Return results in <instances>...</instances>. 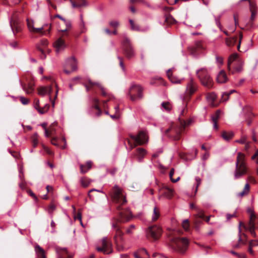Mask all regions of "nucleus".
Instances as JSON below:
<instances>
[{
  "instance_id": "7",
  "label": "nucleus",
  "mask_w": 258,
  "mask_h": 258,
  "mask_svg": "<svg viewBox=\"0 0 258 258\" xmlns=\"http://www.w3.org/2000/svg\"><path fill=\"white\" fill-rule=\"evenodd\" d=\"M121 37V43L126 56L128 58H131L134 57L135 55V52L130 39L127 37L125 34H123Z\"/></svg>"
},
{
  "instance_id": "39",
  "label": "nucleus",
  "mask_w": 258,
  "mask_h": 258,
  "mask_svg": "<svg viewBox=\"0 0 258 258\" xmlns=\"http://www.w3.org/2000/svg\"><path fill=\"white\" fill-rule=\"evenodd\" d=\"M161 106L166 111H170L172 108V105L168 102H163L161 104Z\"/></svg>"
},
{
  "instance_id": "23",
  "label": "nucleus",
  "mask_w": 258,
  "mask_h": 258,
  "mask_svg": "<svg viewBox=\"0 0 258 258\" xmlns=\"http://www.w3.org/2000/svg\"><path fill=\"white\" fill-rule=\"evenodd\" d=\"M48 26V24H45L40 28H34V29L32 33H41L42 35H44V34H45V31H43V30L45 29V26ZM49 27L48 29V33L50 32V29H51V25L49 24Z\"/></svg>"
},
{
  "instance_id": "9",
  "label": "nucleus",
  "mask_w": 258,
  "mask_h": 258,
  "mask_svg": "<svg viewBox=\"0 0 258 258\" xmlns=\"http://www.w3.org/2000/svg\"><path fill=\"white\" fill-rule=\"evenodd\" d=\"M146 232L148 239L151 240H155L160 237L162 229L161 227H148Z\"/></svg>"
},
{
  "instance_id": "40",
  "label": "nucleus",
  "mask_w": 258,
  "mask_h": 258,
  "mask_svg": "<svg viewBox=\"0 0 258 258\" xmlns=\"http://www.w3.org/2000/svg\"><path fill=\"white\" fill-rule=\"evenodd\" d=\"M129 22H130V25L131 27V29L132 30L137 31H139L141 30L139 26L137 24H136L133 20L130 19L129 20Z\"/></svg>"
},
{
  "instance_id": "8",
  "label": "nucleus",
  "mask_w": 258,
  "mask_h": 258,
  "mask_svg": "<svg viewBox=\"0 0 258 258\" xmlns=\"http://www.w3.org/2000/svg\"><path fill=\"white\" fill-rule=\"evenodd\" d=\"M143 89L141 86L132 84L128 93L131 100L135 101L142 99L143 97Z\"/></svg>"
},
{
  "instance_id": "53",
  "label": "nucleus",
  "mask_w": 258,
  "mask_h": 258,
  "mask_svg": "<svg viewBox=\"0 0 258 258\" xmlns=\"http://www.w3.org/2000/svg\"><path fill=\"white\" fill-rule=\"evenodd\" d=\"M55 206L53 204H51L48 207V209H47V211H48V212L51 214L53 211L55 210Z\"/></svg>"
},
{
  "instance_id": "38",
  "label": "nucleus",
  "mask_w": 258,
  "mask_h": 258,
  "mask_svg": "<svg viewBox=\"0 0 258 258\" xmlns=\"http://www.w3.org/2000/svg\"><path fill=\"white\" fill-rule=\"evenodd\" d=\"M160 216L159 211L158 210L156 207L154 208L153 213L152 217V219L153 221H156Z\"/></svg>"
},
{
  "instance_id": "28",
  "label": "nucleus",
  "mask_w": 258,
  "mask_h": 258,
  "mask_svg": "<svg viewBox=\"0 0 258 258\" xmlns=\"http://www.w3.org/2000/svg\"><path fill=\"white\" fill-rule=\"evenodd\" d=\"M10 23L11 27L14 33H18L20 31L21 29V26L19 25L17 22L11 20Z\"/></svg>"
},
{
  "instance_id": "18",
  "label": "nucleus",
  "mask_w": 258,
  "mask_h": 258,
  "mask_svg": "<svg viewBox=\"0 0 258 258\" xmlns=\"http://www.w3.org/2000/svg\"><path fill=\"white\" fill-rule=\"evenodd\" d=\"M93 163L91 161H88L86 162V164H80V172L82 174L87 173L90 170L92 167Z\"/></svg>"
},
{
  "instance_id": "27",
  "label": "nucleus",
  "mask_w": 258,
  "mask_h": 258,
  "mask_svg": "<svg viewBox=\"0 0 258 258\" xmlns=\"http://www.w3.org/2000/svg\"><path fill=\"white\" fill-rule=\"evenodd\" d=\"M250 190V186L248 182H247L242 190V191L239 192L237 194V196L238 197H243V196L248 194Z\"/></svg>"
},
{
  "instance_id": "62",
  "label": "nucleus",
  "mask_w": 258,
  "mask_h": 258,
  "mask_svg": "<svg viewBox=\"0 0 258 258\" xmlns=\"http://www.w3.org/2000/svg\"><path fill=\"white\" fill-rule=\"evenodd\" d=\"M252 243L253 242L252 241H250L249 243V248H248V252L252 255L253 254V251L252 250V247H253V245H252Z\"/></svg>"
},
{
  "instance_id": "30",
  "label": "nucleus",
  "mask_w": 258,
  "mask_h": 258,
  "mask_svg": "<svg viewBox=\"0 0 258 258\" xmlns=\"http://www.w3.org/2000/svg\"><path fill=\"white\" fill-rule=\"evenodd\" d=\"M88 82H89V84L91 86H94V85L97 86L99 87V88L101 90V94H102V96H106L107 95V93L106 92L105 88H104L100 84H99L98 83L93 82L90 80H88Z\"/></svg>"
},
{
  "instance_id": "5",
  "label": "nucleus",
  "mask_w": 258,
  "mask_h": 258,
  "mask_svg": "<svg viewBox=\"0 0 258 258\" xmlns=\"http://www.w3.org/2000/svg\"><path fill=\"white\" fill-rule=\"evenodd\" d=\"M196 75L201 84L208 88L213 87V81L206 68H201L196 71Z\"/></svg>"
},
{
  "instance_id": "61",
  "label": "nucleus",
  "mask_w": 258,
  "mask_h": 258,
  "mask_svg": "<svg viewBox=\"0 0 258 258\" xmlns=\"http://www.w3.org/2000/svg\"><path fill=\"white\" fill-rule=\"evenodd\" d=\"M195 180L196 181V192L197 191L198 186L201 184V179L199 177H196Z\"/></svg>"
},
{
  "instance_id": "19",
  "label": "nucleus",
  "mask_w": 258,
  "mask_h": 258,
  "mask_svg": "<svg viewBox=\"0 0 258 258\" xmlns=\"http://www.w3.org/2000/svg\"><path fill=\"white\" fill-rule=\"evenodd\" d=\"M171 71V69H169L167 72V75L171 83L173 84H180L183 80V79H179L178 77L173 75Z\"/></svg>"
},
{
  "instance_id": "33",
  "label": "nucleus",
  "mask_w": 258,
  "mask_h": 258,
  "mask_svg": "<svg viewBox=\"0 0 258 258\" xmlns=\"http://www.w3.org/2000/svg\"><path fill=\"white\" fill-rule=\"evenodd\" d=\"M238 58V54L234 53L232 54L228 58V69L230 71V65L234 61L236 60Z\"/></svg>"
},
{
  "instance_id": "46",
  "label": "nucleus",
  "mask_w": 258,
  "mask_h": 258,
  "mask_svg": "<svg viewBox=\"0 0 258 258\" xmlns=\"http://www.w3.org/2000/svg\"><path fill=\"white\" fill-rule=\"evenodd\" d=\"M174 173V169L173 168H172L170 171V172H169V177H170V180H171V181L172 182H177L180 179V177L178 176L176 179H173L172 178V176L173 175Z\"/></svg>"
},
{
  "instance_id": "24",
  "label": "nucleus",
  "mask_w": 258,
  "mask_h": 258,
  "mask_svg": "<svg viewBox=\"0 0 258 258\" xmlns=\"http://www.w3.org/2000/svg\"><path fill=\"white\" fill-rule=\"evenodd\" d=\"M162 196L167 199H171L173 196V190L171 188L166 187L163 189Z\"/></svg>"
},
{
  "instance_id": "31",
  "label": "nucleus",
  "mask_w": 258,
  "mask_h": 258,
  "mask_svg": "<svg viewBox=\"0 0 258 258\" xmlns=\"http://www.w3.org/2000/svg\"><path fill=\"white\" fill-rule=\"evenodd\" d=\"M81 185L84 187H87L92 182V180L87 177H81L80 179Z\"/></svg>"
},
{
  "instance_id": "16",
  "label": "nucleus",
  "mask_w": 258,
  "mask_h": 258,
  "mask_svg": "<svg viewBox=\"0 0 258 258\" xmlns=\"http://www.w3.org/2000/svg\"><path fill=\"white\" fill-rule=\"evenodd\" d=\"M52 91L51 86L41 87L38 89V94L40 96H44L46 95H50ZM49 99H51V96H49Z\"/></svg>"
},
{
  "instance_id": "4",
  "label": "nucleus",
  "mask_w": 258,
  "mask_h": 258,
  "mask_svg": "<svg viewBox=\"0 0 258 258\" xmlns=\"http://www.w3.org/2000/svg\"><path fill=\"white\" fill-rule=\"evenodd\" d=\"M130 137L135 143H132L129 140H127L130 150H131L137 145H142L147 143L148 142V137L145 131H140L137 136L131 135Z\"/></svg>"
},
{
  "instance_id": "50",
  "label": "nucleus",
  "mask_w": 258,
  "mask_h": 258,
  "mask_svg": "<svg viewBox=\"0 0 258 258\" xmlns=\"http://www.w3.org/2000/svg\"><path fill=\"white\" fill-rule=\"evenodd\" d=\"M117 59L118 60L119 64L120 67H121L122 70L123 72H125V67H124V63H123V58L121 57L118 56L117 57Z\"/></svg>"
},
{
  "instance_id": "15",
  "label": "nucleus",
  "mask_w": 258,
  "mask_h": 258,
  "mask_svg": "<svg viewBox=\"0 0 258 258\" xmlns=\"http://www.w3.org/2000/svg\"><path fill=\"white\" fill-rule=\"evenodd\" d=\"M56 251L58 258H72L73 255L70 254L66 248L59 247H56Z\"/></svg>"
},
{
  "instance_id": "20",
  "label": "nucleus",
  "mask_w": 258,
  "mask_h": 258,
  "mask_svg": "<svg viewBox=\"0 0 258 258\" xmlns=\"http://www.w3.org/2000/svg\"><path fill=\"white\" fill-rule=\"evenodd\" d=\"M217 82L218 83H225L227 80L228 78L225 72L221 70L218 74L216 78Z\"/></svg>"
},
{
  "instance_id": "42",
  "label": "nucleus",
  "mask_w": 258,
  "mask_h": 258,
  "mask_svg": "<svg viewBox=\"0 0 258 258\" xmlns=\"http://www.w3.org/2000/svg\"><path fill=\"white\" fill-rule=\"evenodd\" d=\"M115 112L114 114V119H119L121 117V112L118 106L114 107Z\"/></svg>"
},
{
  "instance_id": "22",
  "label": "nucleus",
  "mask_w": 258,
  "mask_h": 258,
  "mask_svg": "<svg viewBox=\"0 0 258 258\" xmlns=\"http://www.w3.org/2000/svg\"><path fill=\"white\" fill-rule=\"evenodd\" d=\"M147 153L145 149L142 148H139L137 149V156L139 161L141 162L145 157Z\"/></svg>"
},
{
  "instance_id": "47",
  "label": "nucleus",
  "mask_w": 258,
  "mask_h": 258,
  "mask_svg": "<svg viewBox=\"0 0 258 258\" xmlns=\"http://www.w3.org/2000/svg\"><path fill=\"white\" fill-rule=\"evenodd\" d=\"M230 95L227 92L222 93L221 95V101L226 102L227 101Z\"/></svg>"
},
{
  "instance_id": "17",
  "label": "nucleus",
  "mask_w": 258,
  "mask_h": 258,
  "mask_svg": "<svg viewBox=\"0 0 258 258\" xmlns=\"http://www.w3.org/2000/svg\"><path fill=\"white\" fill-rule=\"evenodd\" d=\"M220 113V110H217L216 112L211 116V121L213 124V128L216 130H217L218 128L217 122L219 119Z\"/></svg>"
},
{
  "instance_id": "41",
  "label": "nucleus",
  "mask_w": 258,
  "mask_h": 258,
  "mask_svg": "<svg viewBox=\"0 0 258 258\" xmlns=\"http://www.w3.org/2000/svg\"><path fill=\"white\" fill-rule=\"evenodd\" d=\"M216 98H217V95L214 92L209 93L207 96V99L209 101L211 102H214L215 101Z\"/></svg>"
},
{
  "instance_id": "3",
  "label": "nucleus",
  "mask_w": 258,
  "mask_h": 258,
  "mask_svg": "<svg viewBox=\"0 0 258 258\" xmlns=\"http://www.w3.org/2000/svg\"><path fill=\"white\" fill-rule=\"evenodd\" d=\"M248 171L245 155L241 152H238L237 154L235 169L234 171V179L241 178L244 175L248 174Z\"/></svg>"
},
{
  "instance_id": "44",
  "label": "nucleus",
  "mask_w": 258,
  "mask_h": 258,
  "mask_svg": "<svg viewBox=\"0 0 258 258\" xmlns=\"http://www.w3.org/2000/svg\"><path fill=\"white\" fill-rule=\"evenodd\" d=\"M48 43V42L47 39H42L40 42V44L42 46V47H38V48L40 51L43 52V49L47 45Z\"/></svg>"
},
{
  "instance_id": "59",
  "label": "nucleus",
  "mask_w": 258,
  "mask_h": 258,
  "mask_svg": "<svg viewBox=\"0 0 258 258\" xmlns=\"http://www.w3.org/2000/svg\"><path fill=\"white\" fill-rule=\"evenodd\" d=\"M42 147L43 150L49 155H53V152L51 151L47 147L45 146L44 145H42Z\"/></svg>"
},
{
  "instance_id": "37",
  "label": "nucleus",
  "mask_w": 258,
  "mask_h": 258,
  "mask_svg": "<svg viewBox=\"0 0 258 258\" xmlns=\"http://www.w3.org/2000/svg\"><path fill=\"white\" fill-rule=\"evenodd\" d=\"M250 226H258V217L256 215L252 216L249 219Z\"/></svg>"
},
{
  "instance_id": "32",
  "label": "nucleus",
  "mask_w": 258,
  "mask_h": 258,
  "mask_svg": "<svg viewBox=\"0 0 258 258\" xmlns=\"http://www.w3.org/2000/svg\"><path fill=\"white\" fill-rule=\"evenodd\" d=\"M221 136L224 140L229 141L233 137L234 134L232 132H226L224 131L222 133Z\"/></svg>"
},
{
  "instance_id": "29",
  "label": "nucleus",
  "mask_w": 258,
  "mask_h": 258,
  "mask_svg": "<svg viewBox=\"0 0 258 258\" xmlns=\"http://www.w3.org/2000/svg\"><path fill=\"white\" fill-rule=\"evenodd\" d=\"M72 7L74 8H80L87 6V3L86 0H79V2L76 4L75 2L70 0Z\"/></svg>"
},
{
  "instance_id": "57",
  "label": "nucleus",
  "mask_w": 258,
  "mask_h": 258,
  "mask_svg": "<svg viewBox=\"0 0 258 258\" xmlns=\"http://www.w3.org/2000/svg\"><path fill=\"white\" fill-rule=\"evenodd\" d=\"M27 193L29 194L30 196H31L35 201H37L38 200V198L36 197V196L35 195V194L31 190V189H29L27 191Z\"/></svg>"
},
{
  "instance_id": "11",
  "label": "nucleus",
  "mask_w": 258,
  "mask_h": 258,
  "mask_svg": "<svg viewBox=\"0 0 258 258\" xmlns=\"http://www.w3.org/2000/svg\"><path fill=\"white\" fill-rule=\"evenodd\" d=\"M77 70V64L76 59L74 57H71L68 59L66 62L64 72L67 74H70L72 72Z\"/></svg>"
},
{
  "instance_id": "48",
  "label": "nucleus",
  "mask_w": 258,
  "mask_h": 258,
  "mask_svg": "<svg viewBox=\"0 0 258 258\" xmlns=\"http://www.w3.org/2000/svg\"><path fill=\"white\" fill-rule=\"evenodd\" d=\"M49 106V105L48 104H46L44 108H39L37 111L41 114H44L47 111Z\"/></svg>"
},
{
  "instance_id": "49",
  "label": "nucleus",
  "mask_w": 258,
  "mask_h": 258,
  "mask_svg": "<svg viewBox=\"0 0 258 258\" xmlns=\"http://www.w3.org/2000/svg\"><path fill=\"white\" fill-rule=\"evenodd\" d=\"M238 61L239 63V65L235 68V71L236 72H241L242 70V66L243 64V62L239 59L238 60Z\"/></svg>"
},
{
  "instance_id": "63",
  "label": "nucleus",
  "mask_w": 258,
  "mask_h": 258,
  "mask_svg": "<svg viewBox=\"0 0 258 258\" xmlns=\"http://www.w3.org/2000/svg\"><path fill=\"white\" fill-rule=\"evenodd\" d=\"M56 125V123L53 122L51 124V125L49 126L48 131L50 132V134H52L53 132L54 131V129L53 128V126Z\"/></svg>"
},
{
  "instance_id": "36",
  "label": "nucleus",
  "mask_w": 258,
  "mask_h": 258,
  "mask_svg": "<svg viewBox=\"0 0 258 258\" xmlns=\"http://www.w3.org/2000/svg\"><path fill=\"white\" fill-rule=\"evenodd\" d=\"M237 41L236 37L227 38L226 39V44L228 46L234 45Z\"/></svg>"
},
{
  "instance_id": "21",
  "label": "nucleus",
  "mask_w": 258,
  "mask_h": 258,
  "mask_svg": "<svg viewBox=\"0 0 258 258\" xmlns=\"http://www.w3.org/2000/svg\"><path fill=\"white\" fill-rule=\"evenodd\" d=\"M35 251L37 258H46L45 250L39 245L37 244L35 247Z\"/></svg>"
},
{
  "instance_id": "13",
  "label": "nucleus",
  "mask_w": 258,
  "mask_h": 258,
  "mask_svg": "<svg viewBox=\"0 0 258 258\" xmlns=\"http://www.w3.org/2000/svg\"><path fill=\"white\" fill-rule=\"evenodd\" d=\"M198 88L197 83L194 81L193 79L190 78L189 81L186 85V93L188 95H192L196 92Z\"/></svg>"
},
{
  "instance_id": "12",
  "label": "nucleus",
  "mask_w": 258,
  "mask_h": 258,
  "mask_svg": "<svg viewBox=\"0 0 258 258\" xmlns=\"http://www.w3.org/2000/svg\"><path fill=\"white\" fill-rule=\"evenodd\" d=\"M68 36L67 33L62 34L54 43L53 45L56 52L58 53L63 51L66 47V44L63 37Z\"/></svg>"
},
{
  "instance_id": "54",
  "label": "nucleus",
  "mask_w": 258,
  "mask_h": 258,
  "mask_svg": "<svg viewBox=\"0 0 258 258\" xmlns=\"http://www.w3.org/2000/svg\"><path fill=\"white\" fill-rule=\"evenodd\" d=\"M249 9L250 11H256V4L255 3L249 1Z\"/></svg>"
},
{
  "instance_id": "14",
  "label": "nucleus",
  "mask_w": 258,
  "mask_h": 258,
  "mask_svg": "<svg viewBox=\"0 0 258 258\" xmlns=\"http://www.w3.org/2000/svg\"><path fill=\"white\" fill-rule=\"evenodd\" d=\"M165 134L174 140H178L180 138V131L171 127L166 130Z\"/></svg>"
},
{
  "instance_id": "35",
  "label": "nucleus",
  "mask_w": 258,
  "mask_h": 258,
  "mask_svg": "<svg viewBox=\"0 0 258 258\" xmlns=\"http://www.w3.org/2000/svg\"><path fill=\"white\" fill-rule=\"evenodd\" d=\"M121 227H114V230H115L116 231V235L117 237H118V238H117V239L115 240V242H118V239L119 240H121V235H122L123 232L121 230V229L120 228ZM113 242H115V241H113Z\"/></svg>"
},
{
  "instance_id": "34",
  "label": "nucleus",
  "mask_w": 258,
  "mask_h": 258,
  "mask_svg": "<svg viewBox=\"0 0 258 258\" xmlns=\"http://www.w3.org/2000/svg\"><path fill=\"white\" fill-rule=\"evenodd\" d=\"M164 17L165 21L167 24H172L176 22L174 18L170 14H166Z\"/></svg>"
},
{
  "instance_id": "64",
  "label": "nucleus",
  "mask_w": 258,
  "mask_h": 258,
  "mask_svg": "<svg viewBox=\"0 0 258 258\" xmlns=\"http://www.w3.org/2000/svg\"><path fill=\"white\" fill-rule=\"evenodd\" d=\"M216 61L217 63H218L220 64H222L223 63V58L222 57L216 56Z\"/></svg>"
},
{
  "instance_id": "10",
  "label": "nucleus",
  "mask_w": 258,
  "mask_h": 258,
  "mask_svg": "<svg viewBox=\"0 0 258 258\" xmlns=\"http://www.w3.org/2000/svg\"><path fill=\"white\" fill-rule=\"evenodd\" d=\"M102 247H97L96 249L98 251L102 252L104 254H109L112 252V244L111 241L107 237L102 239Z\"/></svg>"
},
{
  "instance_id": "58",
  "label": "nucleus",
  "mask_w": 258,
  "mask_h": 258,
  "mask_svg": "<svg viewBox=\"0 0 258 258\" xmlns=\"http://www.w3.org/2000/svg\"><path fill=\"white\" fill-rule=\"evenodd\" d=\"M221 16L216 17L215 18V23L216 25L220 28L221 29L222 26L220 23Z\"/></svg>"
},
{
  "instance_id": "55",
  "label": "nucleus",
  "mask_w": 258,
  "mask_h": 258,
  "mask_svg": "<svg viewBox=\"0 0 258 258\" xmlns=\"http://www.w3.org/2000/svg\"><path fill=\"white\" fill-rule=\"evenodd\" d=\"M20 100L23 105H27L29 103V100L23 96L20 97Z\"/></svg>"
},
{
  "instance_id": "25",
  "label": "nucleus",
  "mask_w": 258,
  "mask_h": 258,
  "mask_svg": "<svg viewBox=\"0 0 258 258\" xmlns=\"http://www.w3.org/2000/svg\"><path fill=\"white\" fill-rule=\"evenodd\" d=\"M23 89L25 91L27 94H30L33 93L34 91V85L33 83H30L28 85H22Z\"/></svg>"
},
{
  "instance_id": "6",
  "label": "nucleus",
  "mask_w": 258,
  "mask_h": 258,
  "mask_svg": "<svg viewBox=\"0 0 258 258\" xmlns=\"http://www.w3.org/2000/svg\"><path fill=\"white\" fill-rule=\"evenodd\" d=\"M255 227H239L238 243L234 245V247L238 248L240 243L245 244L246 242L247 236L245 232H249L253 237L255 236Z\"/></svg>"
},
{
  "instance_id": "45",
  "label": "nucleus",
  "mask_w": 258,
  "mask_h": 258,
  "mask_svg": "<svg viewBox=\"0 0 258 258\" xmlns=\"http://www.w3.org/2000/svg\"><path fill=\"white\" fill-rule=\"evenodd\" d=\"M27 26L30 32H32L34 29V22L33 20H27Z\"/></svg>"
},
{
  "instance_id": "56",
  "label": "nucleus",
  "mask_w": 258,
  "mask_h": 258,
  "mask_svg": "<svg viewBox=\"0 0 258 258\" xmlns=\"http://www.w3.org/2000/svg\"><path fill=\"white\" fill-rule=\"evenodd\" d=\"M247 140V138L246 136L242 137L239 140H236L235 142L236 143H238L242 144H244L246 143Z\"/></svg>"
},
{
  "instance_id": "26",
  "label": "nucleus",
  "mask_w": 258,
  "mask_h": 258,
  "mask_svg": "<svg viewBox=\"0 0 258 258\" xmlns=\"http://www.w3.org/2000/svg\"><path fill=\"white\" fill-rule=\"evenodd\" d=\"M198 217L202 220H205L206 222V223L207 224H211V223H209V221L210 219L211 216H208L205 217L204 212L201 210H198V214H197Z\"/></svg>"
},
{
  "instance_id": "1",
  "label": "nucleus",
  "mask_w": 258,
  "mask_h": 258,
  "mask_svg": "<svg viewBox=\"0 0 258 258\" xmlns=\"http://www.w3.org/2000/svg\"><path fill=\"white\" fill-rule=\"evenodd\" d=\"M190 227H167V235L169 239L171 247L175 251L180 253L184 252L188 246L189 241L186 233L190 231Z\"/></svg>"
},
{
  "instance_id": "52",
  "label": "nucleus",
  "mask_w": 258,
  "mask_h": 258,
  "mask_svg": "<svg viewBox=\"0 0 258 258\" xmlns=\"http://www.w3.org/2000/svg\"><path fill=\"white\" fill-rule=\"evenodd\" d=\"M66 25V28L63 30H60V31L61 32H66L68 29L71 27V23L69 21H67L66 20V22H64Z\"/></svg>"
},
{
  "instance_id": "60",
  "label": "nucleus",
  "mask_w": 258,
  "mask_h": 258,
  "mask_svg": "<svg viewBox=\"0 0 258 258\" xmlns=\"http://www.w3.org/2000/svg\"><path fill=\"white\" fill-rule=\"evenodd\" d=\"M75 218V220H78L80 221V224L81 225V226H83V223H82V216H81V214L80 213H78L74 217Z\"/></svg>"
},
{
  "instance_id": "43",
  "label": "nucleus",
  "mask_w": 258,
  "mask_h": 258,
  "mask_svg": "<svg viewBox=\"0 0 258 258\" xmlns=\"http://www.w3.org/2000/svg\"><path fill=\"white\" fill-rule=\"evenodd\" d=\"M32 145L34 148L36 147L38 144V135L37 133L34 134L32 137Z\"/></svg>"
},
{
  "instance_id": "51",
  "label": "nucleus",
  "mask_w": 258,
  "mask_h": 258,
  "mask_svg": "<svg viewBox=\"0 0 258 258\" xmlns=\"http://www.w3.org/2000/svg\"><path fill=\"white\" fill-rule=\"evenodd\" d=\"M191 122V121L190 120H188L187 121H185L183 120H181L180 123H181V126L182 128L181 130H183L186 126L189 125L190 124Z\"/></svg>"
},
{
  "instance_id": "2",
  "label": "nucleus",
  "mask_w": 258,
  "mask_h": 258,
  "mask_svg": "<svg viewBox=\"0 0 258 258\" xmlns=\"http://www.w3.org/2000/svg\"><path fill=\"white\" fill-rule=\"evenodd\" d=\"M114 204H115V208L117 214L118 216L117 220L124 222L129 220L131 216V212L128 208H124L123 206L126 203L125 195L122 189L118 186H114Z\"/></svg>"
}]
</instances>
